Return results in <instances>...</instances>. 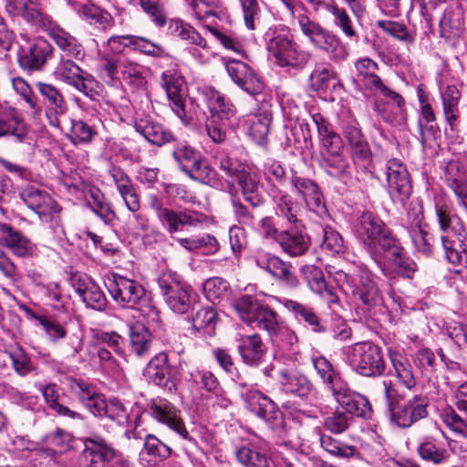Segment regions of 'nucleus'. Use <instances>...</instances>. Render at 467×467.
<instances>
[{"label": "nucleus", "instance_id": "obj_43", "mask_svg": "<svg viewBox=\"0 0 467 467\" xmlns=\"http://www.w3.org/2000/svg\"><path fill=\"white\" fill-rule=\"evenodd\" d=\"M280 303L291 312L297 320L305 321L315 333L327 332V327L313 308L292 299H281Z\"/></svg>", "mask_w": 467, "mask_h": 467}, {"label": "nucleus", "instance_id": "obj_48", "mask_svg": "<svg viewBox=\"0 0 467 467\" xmlns=\"http://www.w3.org/2000/svg\"><path fill=\"white\" fill-rule=\"evenodd\" d=\"M20 196L27 207L39 215H46L51 211L53 201L44 191L30 186L24 189Z\"/></svg>", "mask_w": 467, "mask_h": 467}, {"label": "nucleus", "instance_id": "obj_8", "mask_svg": "<svg viewBox=\"0 0 467 467\" xmlns=\"http://www.w3.org/2000/svg\"><path fill=\"white\" fill-rule=\"evenodd\" d=\"M237 184L244 202L249 205L234 197L232 199L233 213L240 224L253 227L256 221L254 209L265 202L264 185L256 173L244 171L237 174Z\"/></svg>", "mask_w": 467, "mask_h": 467}, {"label": "nucleus", "instance_id": "obj_25", "mask_svg": "<svg viewBox=\"0 0 467 467\" xmlns=\"http://www.w3.org/2000/svg\"><path fill=\"white\" fill-rule=\"evenodd\" d=\"M254 262L259 268L267 272L272 277L282 284L289 287L297 285L298 279L292 271V265L279 256L258 250L254 254Z\"/></svg>", "mask_w": 467, "mask_h": 467}, {"label": "nucleus", "instance_id": "obj_17", "mask_svg": "<svg viewBox=\"0 0 467 467\" xmlns=\"http://www.w3.org/2000/svg\"><path fill=\"white\" fill-rule=\"evenodd\" d=\"M296 19L302 33L314 46L329 53L333 59L341 60L347 57L348 51L337 36L304 14L298 15Z\"/></svg>", "mask_w": 467, "mask_h": 467}, {"label": "nucleus", "instance_id": "obj_20", "mask_svg": "<svg viewBox=\"0 0 467 467\" xmlns=\"http://www.w3.org/2000/svg\"><path fill=\"white\" fill-rule=\"evenodd\" d=\"M53 47L43 37L26 39L17 55L19 67L27 72L40 71L52 57Z\"/></svg>", "mask_w": 467, "mask_h": 467}, {"label": "nucleus", "instance_id": "obj_63", "mask_svg": "<svg viewBox=\"0 0 467 467\" xmlns=\"http://www.w3.org/2000/svg\"><path fill=\"white\" fill-rule=\"evenodd\" d=\"M325 9L333 16L334 24L338 26L347 36L353 37L356 36L351 19L344 8L335 4H327L325 5Z\"/></svg>", "mask_w": 467, "mask_h": 467}, {"label": "nucleus", "instance_id": "obj_37", "mask_svg": "<svg viewBox=\"0 0 467 467\" xmlns=\"http://www.w3.org/2000/svg\"><path fill=\"white\" fill-rule=\"evenodd\" d=\"M300 274L309 289L319 295L329 303L336 302L337 297L327 285L323 270L314 265H304L300 268Z\"/></svg>", "mask_w": 467, "mask_h": 467}, {"label": "nucleus", "instance_id": "obj_51", "mask_svg": "<svg viewBox=\"0 0 467 467\" xmlns=\"http://www.w3.org/2000/svg\"><path fill=\"white\" fill-rule=\"evenodd\" d=\"M389 358L395 370L396 377L405 388L411 389L416 385V379L412 368L407 358L396 351H389Z\"/></svg>", "mask_w": 467, "mask_h": 467}, {"label": "nucleus", "instance_id": "obj_49", "mask_svg": "<svg viewBox=\"0 0 467 467\" xmlns=\"http://www.w3.org/2000/svg\"><path fill=\"white\" fill-rule=\"evenodd\" d=\"M320 167L330 177L343 180L350 176V166L341 152L336 154H322Z\"/></svg>", "mask_w": 467, "mask_h": 467}, {"label": "nucleus", "instance_id": "obj_41", "mask_svg": "<svg viewBox=\"0 0 467 467\" xmlns=\"http://www.w3.org/2000/svg\"><path fill=\"white\" fill-rule=\"evenodd\" d=\"M315 122L324 154H336L341 152L343 141L339 134L333 130L331 124L319 113L312 116Z\"/></svg>", "mask_w": 467, "mask_h": 467}, {"label": "nucleus", "instance_id": "obj_59", "mask_svg": "<svg viewBox=\"0 0 467 467\" xmlns=\"http://www.w3.org/2000/svg\"><path fill=\"white\" fill-rule=\"evenodd\" d=\"M417 451L420 457L434 464L446 463L451 458V454L446 449L436 446L431 441H425L419 445Z\"/></svg>", "mask_w": 467, "mask_h": 467}, {"label": "nucleus", "instance_id": "obj_58", "mask_svg": "<svg viewBox=\"0 0 467 467\" xmlns=\"http://www.w3.org/2000/svg\"><path fill=\"white\" fill-rule=\"evenodd\" d=\"M313 365L321 378L322 381L331 390L337 389L336 382L339 379V374L337 372L332 363L323 356L313 358Z\"/></svg>", "mask_w": 467, "mask_h": 467}, {"label": "nucleus", "instance_id": "obj_54", "mask_svg": "<svg viewBox=\"0 0 467 467\" xmlns=\"http://www.w3.org/2000/svg\"><path fill=\"white\" fill-rule=\"evenodd\" d=\"M417 252L425 256L433 253L435 239L428 230V224L407 231Z\"/></svg>", "mask_w": 467, "mask_h": 467}, {"label": "nucleus", "instance_id": "obj_15", "mask_svg": "<svg viewBox=\"0 0 467 467\" xmlns=\"http://www.w3.org/2000/svg\"><path fill=\"white\" fill-rule=\"evenodd\" d=\"M99 59L107 82L114 83L122 79L136 88L144 85L143 67L128 56L102 54Z\"/></svg>", "mask_w": 467, "mask_h": 467}, {"label": "nucleus", "instance_id": "obj_62", "mask_svg": "<svg viewBox=\"0 0 467 467\" xmlns=\"http://www.w3.org/2000/svg\"><path fill=\"white\" fill-rule=\"evenodd\" d=\"M354 419L351 415L341 411L337 408L331 415L327 416L324 420V427L328 431L340 434L345 432L353 423Z\"/></svg>", "mask_w": 467, "mask_h": 467}, {"label": "nucleus", "instance_id": "obj_47", "mask_svg": "<svg viewBox=\"0 0 467 467\" xmlns=\"http://www.w3.org/2000/svg\"><path fill=\"white\" fill-rule=\"evenodd\" d=\"M354 66L357 76L368 90L374 91L380 87L383 81L380 77L376 74L379 68L376 61L367 57H361L355 62Z\"/></svg>", "mask_w": 467, "mask_h": 467}, {"label": "nucleus", "instance_id": "obj_56", "mask_svg": "<svg viewBox=\"0 0 467 467\" xmlns=\"http://www.w3.org/2000/svg\"><path fill=\"white\" fill-rule=\"evenodd\" d=\"M444 181L450 189L467 185V166L457 159L451 160L445 167Z\"/></svg>", "mask_w": 467, "mask_h": 467}, {"label": "nucleus", "instance_id": "obj_2", "mask_svg": "<svg viewBox=\"0 0 467 467\" xmlns=\"http://www.w3.org/2000/svg\"><path fill=\"white\" fill-rule=\"evenodd\" d=\"M335 278L347 285L357 305V310L365 319H374L382 312L384 301L378 284L367 268H355L352 272L339 270Z\"/></svg>", "mask_w": 467, "mask_h": 467}, {"label": "nucleus", "instance_id": "obj_60", "mask_svg": "<svg viewBox=\"0 0 467 467\" xmlns=\"http://www.w3.org/2000/svg\"><path fill=\"white\" fill-rule=\"evenodd\" d=\"M321 248L328 254H339L344 252V241L340 234L329 225L322 227Z\"/></svg>", "mask_w": 467, "mask_h": 467}, {"label": "nucleus", "instance_id": "obj_10", "mask_svg": "<svg viewBox=\"0 0 467 467\" xmlns=\"http://www.w3.org/2000/svg\"><path fill=\"white\" fill-rule=\"evenodd\" d=\"M346 354L352 369L363 377L378 378L385 372L382 349L372 342L356 343L347 348Z\"/></svg>", "mask_w": 467, "mask_h": 467}, {"label": "nucleus", "instance_id": "obj_11", "mask_svg": "<svg viewBox=\"0 0 467 467\" xmlns=\"http://www.w3.org/2000/svg\"><path fill=\"white\" fill-rule=\"evenodd\" d=\"M234 308L244 323L265 330L268 337L275 333V329L283 321L272 307L249 295L236 299Z\"/></svg>", "mask_w": 467, "mask_h": 467}, {"label": "nucleus", "instance_id": "obj_26", "mask_svg": "<svg viewBox=\"0 0 467 467\" xmlns=\"http://www.w3.org/2000/svg\"><path fill=\"white\" fill-rule=\"evenodd\" d=\"M36 88L42 98V108H45V114L49 124L58 128L60 126L59 117L67 110L62 92L56 86L41 81L36 83Z\"/></svg>", "mask_w": 467, "mask_h": 467}, {"label": "nucleus", "instance_id": "obj_4", "mask_svg": "<svg viewBox=\"0 0 467 467\" xmlns=\"http://www.w3.org/2000/svg\"><path fill=\"white\" fill-rule=\"evenodd\" d=\"M434 215L442 234L441 239L446 258L451 264H457L460 254L456 245L462 251L467 249V230L462 219L453 212L450 202L443 196L434 197Z\"/></svg>", "mask_w": 467, "mask_h": 467}, {"label": "nucleus", "instance_id": "obj_57", "mask_svg": "<svg viewBox=\"0 0 467 467\" xmlns=\"http://www.w3.org/2000/svg\"><path fill=\"white\" fill-rule=\"evenodd\" d=\"M320 445L327 453L334 457L349 458L355 454L356 448L328 434L320 433Z\"/></svg>", "mask_w": 467, "mask_h": 467}, {"label": "nucleus", "instance_id": "obj_33", "mask_svg": "<svg viewBox=\"0 0 467 467\" xmlns=\"http://www.w3.org/2000/svg\"><path fill=\"white\" fill-rule=\"evenodd\" d=\"M5 9L10 15L21 16L32 26L46 29L48 32L54 26L51 16L43 13L38 7L30 5L29 2L6 0Z\"/></svg>", "mask_w": 467, "mask_h": 467}, {"label": "nucleus", "instance_id": "obj_6", "mask_svg": "<svg viewBox=\"0 0 467 467\" xmlns=\"http://www.w3.org/2000/svg\"><path fill=\"white\" fill-rule=\"evenodd\" d=\"M200 95L210 112L205 126L207 134L214 143H223L226 140L228 130L236 121V108L229 99L213 87H203L200 89Z\"/></svg>", "mask_w": 467, "mask_h": 467}, {"label": "nucleus", "instance_id": "obj_16", "mask_svg": "<svg viewBox=\"0 0 467 467\" xmlns=\"http://www.w3.org/2000/svg\"><path fill=\"white\" fill-rule=\"evenodd\" d=\"M157 282L165 303L174 313L184 314L192 306V289L176 273L162 272Z\"/></svg>", "mask_w": 467, "mask_h": 467}, {"label": "nucleus", "instance_id": "obj_42", "mask_svg": "<svg viewBox=\"0 0 467 467\" xmlns=\"http://www.w3.org/2000/svg\"><path fill=\"white\" fill-rule=\"evenodd\" d=\"M279 382L286 393L297 397H306L312 390V383L304 374L290 369H282L279 372Z\"/></svg>", "mask_w": 467, "mask_h": 467}, {"label": "nucleus", "instance_id": "obj_22", "mask_svg": "<svg viewBox=\"0 0 467 467\" xmlns=\"http://www.w3.org/2000/svg\"><path fill=\"white\" fill-rule=\"evenodd\" d=\"M428 399L416 395L407 402L392 406L389 411L390 421L400 428L407 429L428 416Z\"/></svg>", "mask_w": 467, "mask_h": 467}, {"label": "nucleus", "instance_id": "obj_28", "mask_svg": "<svg viewBox=\"0 0 467 467\" xmlns=\"http://www.w3.org/2000/svg\"><path fill=\"white\" fill-rule=\"evenodd\" d=\"M144 376L170 392L177 389L174 370L169 363L168 355L161 352L155 355L144 368Z\"/></svg>", "mask_w": 467, "mask_h": 467}, {"label": "nucleus", "instance_id": "obj_23", "mask_svg": "<svg viewBox=\"0 0 467 467\" xmlns=\"http://www.w3.org/2000/svg\"><path fill=\"white\" fill-rule=\"evenodd\" d=\"M161 80L171 109L182 121H185L187 92L183 77L177 70L171 68L162 72Z\"/></svg>", "mask_w": 467, "mask_h": 467}, {"label": "nucleus", "instance_id": "obj_45", "mask_svg": "<svg viewBox=\"0 0 467 467\" xmlns=\"http://www.w3.org/2000/svg\"><path fill=\"white\" fill-rule=\"evenodd\" d=\"M130 350L138 358H144L150 354L152 343V335L142 323L131 324L129 327Z\"/></svg>", "mask_w": 467, "mask_h": 467}, {"label": "nucleus", "instance_id": "obj_39", "mask_svg": "<svg viewBox=\"0 0 467 467\" xmlns=\"http://www.w3.org/2000/svg\"><path fill=\"white\" fill-rule=\"evenodd\" d=\"M28 132V126L14 109L0 112V138L11 136L22 143L26 140Z\"/></svg>", "mask_w": 467, "mask_h": 467}, {"label": "nucleus", "instance_id": "obj_31", "mask_svg": "<svg viewBox=\"0 0 467 467\" xmlns=\"http://www.w3.org/2000/svg\"><path fill=\"white\" fill-rule=\"evenodd\" d=\"M332 394L338 403L337 409L343 412L363 419H370L373 413L372 406L363 395L348 389H336Z\"/></svg>", "mask_w": 467, "mask_h": 467}, {"label": "nucleus", "instance_id": "obj_27", "mask_svg": "<svg viewBox=\"0 0 467 467\" xmlns=\"http://www.w3.org/2000/svg\"><path fill=\"white\" fill-rule=\"evenodd\" d=\"M70 283L76 293L80 296L85 305L97 311H104L108 300L98 284L88 275L74 274L70 277Z\"/></svg>", "mask_w": 467, "mask_h": 467}, {"label": "nucleus", "instance_id": "obj_32", "mask_svg": "<svg viewBox=\"0 0 467 467\" xmlns=\"http://www.w3.org/2000/svg\"><path fill=\"white\" fill-rule=\"evenodd\" d=\"M236 349L243 362L250 367L262 364L266 354V347L257 333L240 335L236 338Z\"/></svg>", "mask_w": 467, "mask_h": 467}, {"label": "nucleus", "instance_id": "obj_55", "mask_svg": "<svg viewBox=\"0 0 467 467\" xmlns=\"http://www.w3.org/2000/svg\"><path fill=\"white\" fill-rule=\"evenodd\" d=\"M217 313L213 307L205 306L197 310L192 319V327L212 337L215 333Z\"/></svg>", "mask_w": 467, "mask_h": 467}, {"label": "nucleus", "instance_id": "obj_44", "mask_svg": "<svg viewBox=\"0 0 467 467\" xmlns=\"http://www.w3.org/2000/svg\"><path fill=\"white\" fill-rule=\"evenodd\" d=\"M135 130L150 143L162 146L175 140L173 134L161 124L150 119H140L135 123Z\"/></svg>", "mask_w": 467, "mask_h": 467}, {"label": "nucleus", "instance_id": "obj_1", "mask_svg": "<svg viewBox=\"0 0 467 467\" xmlns=\"http://www.w3.org/2000/svg\"><path fill=\"white\" fill-rule=\"evenodd\" d=\"M268 195L277 217L293 226L282 230L276 243L289 257L303 256L309 250L311 242L307 234L297 229L301 221L297 218L291 196L274 182L269 185Z\"/></svg>", "mask_w": 467, "mask_h": 467}, {"label": "nucleus", "instance_id": "obj_5", "mask_svg": "<svg viewBox=\"0 0 467 467\" xmlns=\"http://www.w3.org/2000/svg\"><path fill=\"white\" fill-rule=\"evenodd\" d=\"M107 287L112 299L119 306L140 311L148 322H160V311L151 305L150 296L138 281L119 274H112Z\"/></svg>", "mask_w": 467, "mask_h": 467}, {"label": "nucleus", "instance_id": "obj_18", "mask_svg": "<svg viewBox=\"0 0 467 467\" xmlns=\"http://www.w3.org/2000/svg\"><path fill=\"white\" fill-rule=\"evenodd\" d=\"M246 408L256 415L277 434L285 432V420L282 411L274 400L259 390L248 389L243 394Z\"/></svg>", "mask_w": 467, "mask_h": 467}, {"label": "nucleus", "instance_id": "obj_9", "mask_svg": "<svg viewBox=\"0 0 467 467\" xmlns=\"http://www.w3.org/2000/svg\"><path fill=\"white\" fill-rule=\"evenodd\" d=\"M266 49L280 67H305L310 53L301 50L294 42L287 29L269 30L265 33Z\"/></svg>", "mask_w": 467, "mask_h": 467}, {"label": "nucleus", "instance_id": "obj_12", "mask_svg": "<svg viewBox=\"0 0 467 467\" xmlns=\"http://www.w3.org/2000/svg\"><path fill=\"white\" fill-rule=\"evenodd\" d=\"M80 441L83 450L78 457L77 467H112L113 462L122 461L121 452L99 434L81 438Z\"/></svg>", "mask_w": 467, "mask_h": 467}, {"label": "nucleus", "instance_id": "obj_19", "mask_svg": "<svg viewBox=\"0 0 467 467\" xmlns=\"http://www.w3.org/2000/svg\"><path fill=\"white\" fill-rule=\"evenodd\" d=\"M385 175L388 192L391 200L396 203L405 205L412 189L407 167L400 160L390 159L385 164Z\"/></svg>", "mask_w": 467, "mask_h": 467}, {"label": "nucleus", "instance_id": "obj_14", "mask_svg": "<svg viewBox=\"0 0 467 467\" xmlns=\"http://www.w3.org/2000/svg\"><path fill=\"white\" fill-rule=\"evenodd\" d=\"M73 59L61 57L54 71L56 78L73 87L89 99L95 100L99 95V81Z\"/></svg>", "mask_w": 467, "mask_h": 467}, {"label": "nucleus", "instance_id": "obj_50", "mask_svg": "<svg viewBox=\"0 0 467 467\" xmlns=\"http://www.w3.org/2000/svg\"><path fill=\"white\" fill-rule=\"evenodd\" d=\"M391 256V262L396 266L397 272L400 275L407 278H411L417 271V265L410 259L400 245L399 239L396 240L395 247L387 250Z\"/></svg>", "mask_w": 467, "mask_h": 467}, {"label": "nucleus", "instance_id": "obj_21", "mask_svg": "<svg viewBox=\"0 0 467 467\" xmlns=\"http://www.w3.org/2000/svg\"><path fill=\"white\" fill-rule=\"evenodd\" d=\"M149 411L158 422L164 424L182 439L192 441L182 420L181 410L171 401L161 398L151 400Z\"/></svg>", "mask_w": 467, "mask_h": 467}, {"label": "nucleus", "instance_id": "obj_34", "mask_svg": "<svg viewBox=\"0 0 467 467\" xmlns=\"http://www.w3.org/2000/svg\"><path fill=\"white\" fill-rule=\"evenodd\" d=\"M109 173L113 180L126 207L134 213V217L139 220L141 215L137 213L140 208V202L136 189L128 176V174L119 166H113L109 169Z\"/></svg>", "mask_w": 467, "mask_h": 467}, {"label": "nucleus", "instance_id": "obj_3", "mask_svg": "<svg viewBox=\"0 0 467 467\" xmlns=\"http://www.w3.org/2000/svg\"><path fill=\"white\" fill-rule=\"evenodd\" d=\"M335 278L347 285L357 305V310L365 319H374L382 312L384 301L378 284L367 268H355L352 272L339 270Z\"/></svg>", "mask_w": 467, "mask_h": 467}, {"label": "nucleus", "instance_id": "obj_35", "mask_svg": "<svg viewBox=\"0 0 467 467\" xmlns=\"http://www.w3.org/2000/svg\"><path fill=\"white\" fill-rule=\"evenodd\" d=\"M0 236L3 244L18 257H32L36 246L19 231L5 223H0Z\"/></svg>", "mask_w": 467, "mask_h": 467}, {"label": "nucleus", "instance_id": "obj_64", "mask_svg": "<svg viewBox=\"0 0 467 467\" xmlns=\"http://www.w3.org/2000/svg\"><path fill=\"white\" fill-rule=\"evenodd\" d=\"M379 112L382 119L393 127H402L407 122V110L404 106H392L386 103Z\"/></svg>", "mask_w": 467, "mask_h": 467}, {"label": "nucleus", "instance_id": "obj_38", "mask_svg": "<svg viewBox=\"0 0 467 467\" xmlns=\"http://www.w3.org/2000/svg\"><path fill=\"white\" fill-rule=\"evenodd\" d=\"M455 400L457 410L463 415L458 414L452 408H450L444 413V421L455 431L467 436V381L458 388Z\"/></svg>", "mask_w": 467, "mask_h": 467}, {"label": "nucleus", "instance_id": "obj_36", "mask_svg": "<svg viewBox=\"0 0 467 467\" xmlns=\"http://www.w3.org/2000/svg\"><path fill=\"white\" fill-rule=\"evenodd\" d=\"M48 35L64 54L62 57L74 58L78 61L85 59L86 52L83 46L70 33L58 26H54L49 29Z\"/></svg>", "mask_w": 467, "mask_h": 467}, {"label": "nucleus", "instance_id": "obj_30", "mask_svg": "<svg viewBox=\"0 0 467 467\" xmlns=\"http://www.w3.org/2000/svg\"><path fill=\"white\" fill-rule=\"evenodd\" d=\"M439 27L441 37L448 41L460 37L463 30V11L459 0H449L442 8Z\"/></svg>", "mask_w": 467, "mask_h": 467}, {"label": "nucleus", "instance_id": "obj_13", "mask_svg": "<svg viewBox=\"0 0 467 467\" xmlns=\"http://www.w3.org/2000/svg\"><path fill=\"white\" fill-rule=\"evenodd\" d=\"M172 157L181 171L194 181L207 184L215 177V171L201 151L185 142L176 144Z\"/></svg>", "mask_w": 467, "mask_h": 467}, {"label": "nucleus", "instance_id": "obj_61", "mask_svg": "<svg viewBox=\"0 0 467 467\" xmlns=\"http://www.w3.org/2000/svg\"><path fill=\"white\" fill-rule=\"evenodd\" d=\"M271 342L281 348L290 349L298 343L296 333L283 320L269 336Z\"/></svg>", "mask_w": 467, "mask_h": 467}, {"label": "nucleus", "instance_id": "obj_40", "mask_svg": "<svg viewBox=\"0 0 467 467\" xmlns=\"http://www.w3.org/2000/svg\"><path fill=\"white\" fill-rule=\"evenodd\" d=\"M197 213H186L167 208L159 217L161 224L172 234L183 231L185 227H193L201 223Z\"/></svg>", "mask_w": 467, "mask_h": 467}, {"label": "nucleus", "instance_id": "obj_46", "mask_svg": "<svg viewBox=\"0 0 467 467\" xmlns=\"http://www.w3.org/2000/svg\"><path fill=\"white\" fill-rule=\"evenodd\" d=\"M441 95L445 119L451 130H453L460 119L459 102L462 97L461 92L456 86L448 85L441 92Z\"/></svg>", "mask_w": 467, "mask_h": 467}, {"label": "nucleus", "instance_id": "obj_52", "mask_svg": "<svg viewBox=\"0 0 467 467\" xmlns=\"http://www.w3.org/2000/svg\"><path fill=\"white\" fill-rule=\"evenodd\" d=\"M235 456L244 467H269L267 455L254 445L243 446L237 449Z\"/></svg>", "mask_w": 467, "mask_h": 467}, {"label": "nucleus", "instance_id": "obj_24", "mask_svg": "<svg viewBox=\"0 0 467 467\" xmlns=\"http://www.w3.org/2000/svg\"><path fill=\"white\" fill-rule=\"evenodd\" d=\"M290 182L295 193L303 200L309 211L319 217L327 214L323 193L315 181L295 174Z\"/></svg>", "mask_w": 467, "mask_h": 467}, {"label": "nucleus", "instance_id": "obj_53", "mask_svg": "<svg viewBox=\"0 0 467 467\" xmlns=\"http://www.w3.org/2000/svg\"><path fill=\"white\" fill-rule=\"evenodd\" d=\"M88 205L106 224H111L117 218L112 205L104 200L99 190L90 191Z\"/></svg>", "mask_w": 467, "mask_h": 467}, {"label": "nucleus", "instance_id": "obj_29", "mask_svg": "<svg viewBox=\"0 0 467 467\" xmlns=\"http://www.w3.org/2000/svg\"><path fill=\"white\" fill-rule=\"evenodd\" d=\"M226 70L232 80L249 95L255 96L263 92L264 83L246 63L231 60L226 65Z\"/></svg>", "mask_w": 467, "mask_h": 467}, {"label": "nucleus", "instance_id": "obj_7", "mask_svg": "<svg viewBox=\"0 0 467 467\" xmlns=\"http://www.w3.org/2000/svg\"><path fill=\"white\" fill-rule=\"evenodd\" d=\"M353 233L372 257L377 256L379 252L394 248L398 239L385 222L371 212H364L357 218Z\"/></svg>", "mask_w": 467, "mask_h": 467}]
</instances>
